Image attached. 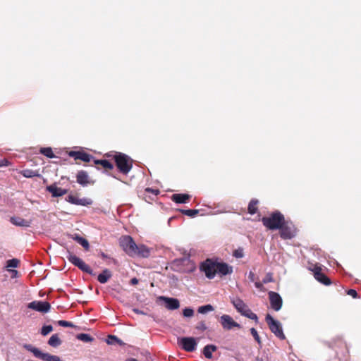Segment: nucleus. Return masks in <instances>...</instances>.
Segmentation results:
<instances>
[{
    "instance_id": "nucleus-30",
    "label": "nucleus",
    "mask_w": 361,
    "mask_h": 361,
    "mask_svg": "<svg viewBox=\"0 0 361 361\" xmlns=\"http://www.w3.org/2000/svg\"><path fill=\"white\" fill-rule=\"evenodd\" d=\"M77 339L85 343H90L93 341L94 338L87 334H79L76 336Z\"/></svg>"
},
{
    "instance_id": "nucleus-48",
    "label": "nucleus",
    "mask_w": 361,
    "mask_h": 361,
    "mask_svg": "<svg viewBox=\"0 0 361 361\" xmlns=\"http://www.w3.org/2000/svg\"><path fill=\"white\" fill-rule=\"evenodd\" d=\"M189 261H190L189 257H183L180 259L177 260V262H182V263H185V262H189Z\"/></svg>"
},
{
    "instance_id": "nucleus-2",
    "label": "nucleus",
    "mask_w": 361,
    "mask_h": 361,
    "mask_svg": "<svg viewBox=\"0 0 361 361\" xmlns=\"http://www.w3.org/2000/svg\"><path fill=\"white\" fill-rule=\"evenodd\" d=\"M231 302L238 312L240 313L243 316L255 320V322L258 321L257 314L253 313L248 307V306L240 298H233L231 299Z\"/></svg>"
},
{
    "instance_id": "nucleus-36",
    "label": "nucleus",
    "mask_w": 361,
    "mask_h": 361,
    "mask_svg": "<svg viewBox=\"0 0 361 361\" xmlns=\"http://www.w3.org/2000/svg\"><path fill=\"white\" fill-rule=\"evenodd\" d=\"M53 327L51 325H45L43 326L41 329V334L43 336H47L49 334L51 331H52Z\"/></svg>"
},
{
    "instance_id": "nucleus-45",
    "label": "nucleus",
    "mask_w": 361,
    "mask_h": 361,
    "mask_svg": "<svg viewBox=\"0 0 361 361\" xmlns=\"http://www.w3.org/2000/svg\"><path fill=\"white\" fill-rule=\"evenodd\" d=\"M347 294L352 296L353 298H357V293L355 290L350 289L347 291Z\"/></svg>"
},
{
    "instance_id": "nucleus-43",
    "label": "nucleus",
    "mask_w": 361,
    "mask_h": 361,
    "mask_svg": "<svg viewBox=\"0 0 361 361\" xmlns=\"http://www.w3.org/2000/svg\"><path fill=\"white\" fill-rule=\"evenodd\" d=\"M264 284V283H263V281L262 282H260V281H255V287L257 289H259V290H260L262 291H264L265 290V288H264V287L263 286Z\"/></svg>"
},
{
    "instance_id": "nucleus-55",
    "label": "nucleus",
    "mask_w": 361,
    "mask_h": 361,
    "mask_svg": "<svg viewBox=\"0 0 361 361\" xmlns=\"http://www.w3.org/2000/svg\"><path fill=\"white\" fill-rule=\"evenodd\" d=\"M2 162H3V161H1V160H0V166H3Z\"/></svg>"
},
{
    "instance_id": "nucleus-8",
    "label": "nucleus",
    "mask_w": 361,
    "mask_h": 361,
    "mask_svg": "<svg viewBox=\"0 0 361 361\" xmlns=\"http://www.w3.org/2000/svg\"><path fill=\"white\" fill-rule=\"evenodd\" d=\"M67 258L71 263L78 267L82 271H85L90 275H94L92 269L80 257L69 253L67 256Z\"/></svg>"
},
{
    "instance_id": "nucleus-38",
    "label": "nucleus",
    "mask_w": 361,
    "mask_h": 361,
    "mask_svg": "<svg viewBox=\"0 0 361 361\" xmlns=\"http://www.w3.org/2000/svg\"><path fill=\"white\" fill-rule=\"evenodd\" d=\"M250 333L252 335V336L254 337L255 340L259 343V344H261V340H260V337L258 335V333L257 331V330L255 329V328H251L250 329Z\"/></svg>"
},
{
    "instance_id": "nucleus-22",
    "label": "nucleus",
    "mask_w": 361,
    "mask_h": 361,
    "mask_svg": "<svg viewBox=\"0 0 361 361\" xmlns=\"http://www.w3.org/2000/svg\"><path fill=\"white\" fill-rule=\"evenodd\" d=\"M10 221L12 224L21 227H29L31 224L30 221L17 216L11 217Z\"/></svg>"
},
{
    "instance_id": "nucleus-32",
    "label": "nucleus",
    "mask_w": 361,
    "mask_h": 361,
    "mask_svg": "<svg viewBox=\"0 0 361 361\" xmlns=\"http://www.w3.org/2000/svg\"><path fill=\"white\" fill-rule=\"evenodd\" d=\"M258 204V200H252L248 205V212L250 214H254L257 212V204Z\"/></svg>"
},
{
    "instance_id": "nucleus-5",
    "label": "nucleus",
    "mask_w": 361,
    "mask_h": 361,
    "mask_svg": "<svg viewBox=\"0 0 361 361\" xmlns=\"http://www.w3.org/2000/svg\"><path fill=\"white\" fill-rule=\"evenodd\" d=\"M265 320L271 330V331L279 338L283 340L286 336L283 334L282 325L278 321L274 319L270 314H267Z\"/></svg>"
},
{
    "instance_id": "nucleus-9",
    "label": "nucleus",
    "mask_w": 361,
    "mask_h": 361,
    "mask_svg": "<svg viewBox=\"0 0 361 361\" xmlns=\"http://www.w3.org/2000/svg\"><path fill=\"white\" fill-rule=\"evenodd\" d=\"M178 343L181 348L188 352H192L196 349L197 341L193 337H183L178 339Z\"/></svg>"
},
{
    "instance_id": "nucleus-13",
    "label": "nucleus",
    "mask_w": 361,
    "mask_h": 361,
    "mask_svg": "<svg viewBox=\"0 0 361 361\" xmlns=\"http://www.w3.org/2000/svg\"><path fill=\"white\" fill-rule=\"evenodd\" d=\"M222 327L226 330H231L234 327L239 328L240 326L235 322L233 318L228 314H223L220 318Z\"/></svg>"
},
{
    "instance_id": "nucleus-20",
    "label": "nucleus",
    "mask_w": 361,
    "mask_h": 361,
    "mask_svg": "<svg viewBox=\"0 0 361 361\" xmlns=\"http://www.w3.org/2000/svg\"><path fill=\"white\" fill-rule=\"evenodd\" d=\"M216 268V272L224 276L230 274L233 272V267L226 263H217Z\"/></svg>"
},
{
    "instance_id": "nucleus-12",
    "label": "nucleus",
    "mask_w": 361,
    "mask_h": 361,
    "mask_svg": "<svg viewBox=\"0 0 361 361\" xmlns=\"http://www.w3.org/2000/svg\"><path fill=\"white\" fill-rule=\"evenodd\" d=\"M268 295L271 308L276 312L279 311L283 305V300L281 295L274 291H269Z\"/></svg>"
},
{
    "instance_id": "nucleus-34",
    "label": "nucleus",
    "mask_w": 361,
    "mask_h": 361,
    "mask_svg": "<svg viewBox=\"0 0 361 361\" xmlns=\"http://www.w3.org/2000/svg\"><path fill=\"white\" fill-rule=\"evenodd\" d=\"M181 212L183 214L190 217H194L199 213L198 209H183Z\"/></svg>"
},
{
    "instance_id": "nucleus-53",
    "label": "nucleus",
    "mask_w": 361,
    "mask_h": 361,
    "mask_svg": "<svg viewBox=\"0 0 361 361\" xmlns=\"http://www.w3.org/2000/svg\"><path fill=\"white\" fill-rule=\"evenodd\" d=\"M13 274H17L18 271L16 270H11V271Z\"/></svg>"
},
{
    "instance_id": "nucleus-7",
    "label": "nucleus",
    "mask_w": 361,
    "mask_h": 361,
    "mask_svg": "<svg viewBox=\"0 0 361 361\" xmlns=\"http://www.w3.org/2000/svg\"><path fill=\"white\" fill-rule=\"evenodd\" d=\"M280 230V236L284 240L292 239L296 235V228L292 222L284 221Z\"/></svg>"
},
{
    "instance_id": "nucleus-28",
    "label": "nucleus",
    "mask_w": 361,
    "mask_h": 361,
    "mask_svg": "<svg viewBox=\"0 0 361 361\" xmlns=\"http://www.w3.org/2000/svg\"><path fill=\"white\" fill-rule=\"evenodd\" d=\"M21 174L25 178H33L36 176H40L37 171L31 169H24L21 171Z\"/></svg>"
},
{
    "instance_id": "nucleus-49",
    "label": "nucleus",
    "mask_w": 361,
    "mask_h": 361,
    "mask_svg": "<svg viewBox=\"0 0 361 361\" xmlns=\"http://www.w3.org/2000/svg\"><path fill=\"white\" fill-rule=\"evenodd\" d=\"M146 191L147 192H151L155 195H157L159 193V190H154V189H152V188H147L146 189Z\"/></svg>"
},
{
    "instance_id": "nucleus-23",
    "label": "nucleus",
    "mask_w": 361,
    "mask_h": 361,
    "mask_svg": "<svg viewBox=\"0 0 361 361\" xmlns=\"http://www.w3.org/2000/svg\"><path fill=\"white\" fill-rule=\"evenodd\" d=\"M190 198V195L188 194H173L171 197V200L177 204L185 203Z\"/></svg>"
},
{
    "instance_id": "nucleus-37",
    "label": "nucleus",
    "mask_w": 361,
    "mask_h": 361,
    "mask_svg": "<svg viewBox=\"0 0 361 361\" xmlns=\"http://www.w3.org/2000/svg\"><path fill=\"white\" fill-rule=\"evenodd\" d=\"M183 314L185 317H191L194 314V310L191 307H185L183 310Z\"/></svg>"
},
{
    "instance_id": "nucleus-14",
    "label": "nucleus",
    "mask_w": 361,
    "mask_h": 361,
    "mask_svg": "<svg viewBox=\"0 0 361 361\" xmlns=\"http://www.w3.org/2000/svg\"><path fill=\"white\" fill-rule=\"evenodd\" d=\"M66 201L71 204L81 206H89L92 204V200L90 198H78L72 195H70L66 197Z\"/></svg>"
},
{
    "instance_id": "nucleus-40",
    "label": "nucleus",
    "mask_w": 361,
    "mask_h": 361,
    "mask_svg": "<svg viewBox=\"0 0 361 361\" xmlns=\"http://www.w3.org/2000/svg\"><path fill=\"white\" fill-rule=\"evenodd\" d=\"M58 324L59 326H63V327H74L75 326L72 322L65 321V320H59L58 322Z\"/></svg>"
},
{
    "instance_id": "nucleus-41",
    "label": "nucleus",
    "mask_w": 361,
    "mask_h": 361,
    "mask_svg": "<svg viewBox=\"0 0 361 361\" xmlns=\"http://www.w3.org/2000/svg\"><path fill=\"white\" fill-rule=\"evenodd\" d=\"M273 281H274V279H273L271 273H267L266 274L265 277L263 279V283L264 284L270 283V282H273Z\"/></svg>"
},
{
    "instance_id": "nucleus-16",
    "label": "nucleus",
    "mask_w": 361,
    "mask_h": 361,
    "mask_svg": "<svg viewBox=\"0 0 361 361\" xmlns=\"http://www.w3.org/2000/svg\"><path fill=\"white\" fill-rule=\"evenodd\" d=\"M68 156L74 158L75 160L79 159L82 160L85 162H90L92 159V156L85 152L80 151H70L68 152Z\"/></svg>"
},
{
    "instance_id": "nucleus-29",
    "label": "nucleus",
    "mask_w": 361,
    "mask_h": 361,
    "mask_svg": "<svg viewBox=\"0 0 361 361\" xmlns=\"http://www.w3.org/2000/svg\"><path fill=\"white\" fill-rule=\"evenodd\" d=\"M94 164L102 165L104 169H112L114 168L113 164L106 159L94 160Z\"/></svg>"
},
{
    "instance_id": "nucleus-3",
    "label": "nucleus",
    "mask_w": 361,
    "mask_h": 361,
    "mask_svg": "<svg viewBox=\"0 0 361 361\" xmlns=\"http://www.w3.org/2000/svg\"><path fill=\"white\" fill-rule=\"evenodd\" d=\"M115 162L119 171L128 174L133 167L132 159L125 154L118 153L114 156Z\"/></svg>"
},
{
    "instance_id": "nucleus-6",
    "label": "nucleus",
    "mask_w": 361,
    "mask_h": 361,
    "mask_svg": "<svg viewBox=\"0 0 361 361\" xmlns=\"http://www.w3.org/2000/svg\"><path fill=\"white\" fill-rule=\"evenodd\" d=\"M120 245L123 250L130 257L135 256L137 245L133 239L129 235H125L120 238Z\"/></svg>"
},
{
    "instance_id": "nucleus-35",
    "label": "nucleus",
    "mask_w": 361,
    "mask_h": 361,
    "mask_svg": "<svg viewBox=\"0 0 361 361\" xmlns=\"http://www.w3.org/2000/svg\"><path fill=\"white\" fill-rule=\"evenodd\" d=\"M19 261L17 259H11L7 261L6 267L16 268L18 266Z\"/></svg>"
},
{
    "instance_id": "nucleus-1",
    "label": "nucleus",
    "mask_w": 361,
    "mask_h": 361,
    "mask_svg": "<svg viewBox=\"0 0 361 361\" xmlns=\"http://www.w3.org/2000/svg\"><path fill=\"white\" fill-rule=\"evenodd\" d=\"M284 221V216L278 211L272 213L268 217L262 219L263 225L269 230H279Z\"/></svg>"
},
{
    "instance_id": "nucleus-52",
    "label": "nucleus",
    "mask_w": 361,
    "mask_h": 361,
    "mask_svg": "<svg viewBox=\"0 0 361 361\" xmlns=\"http://www.w3.org/2000/svg\"><path fill=\"white\" fill-rule=\"evenodd\" d=\"M101 257H102L103 259H106V258H107V257H108V256H107L105 253H104V252H102V253H101Z\"/></svg>"
},
{
    "instance_id": "nucleus-10",
    "label": "nucleus",
    "mask_w": 361,
    "mask_h": 361,
    "mask_svg": "<svg viewBox=\"0 0 361 361\" xmlns=\"http://www.w3.org/2000/svg\"><path fill=\"white\" fill-rule=\"evenodd\" d=\"M216 264L212 262L210 259H207L201 264V269L205 274L208 279H214L216 274Z\"/></svg>"
},
{
    "instance_id": "nucleus-51",
    "label": "nucleus",
    "mask_w": 361,
    "mask_h": 361,
    "mask_svg": "<svg viewBox=\"0 0 361 361\" xmlns=\"http://www.w3.org/2000/svg\"><path fill=\"white\" fill-rule=\"evenodd\" d=\"M114 342H115V340H114V339H109V337H108V338H107V339H106V343H107L108 344L111 345V344H113Z\"/></svg>"
},
{
    "instance_id": "nucleus-42",
    "label": "nucleus",
    "mask_w": 361,
    "mask_h": 361,
    "mask_svg": "<svg viewBox=\"0 0 361 361\" xmlns=\"http://www.w3.org/2000/svg\"><path fill=\"white\" fill-rule=\"evenodd\" d=\"M207 326L205 324V323L204 322H200L197 323V324L196 325V329L199 330V331H204L207 329Z\"/></svg>"
},
{
    "instance_id": "nucleus-27",
    "label": "nucleus",
    "mask_w": 361,
    "mask_h": 361,
    "mask_svg": "<svg viewBox=\"0 0 361 361\" xmlns=\"http://www.w3.org/2000/svg\"><path fill=\"white\" fill-rule=\"evenodd\" d=\"M62 341L58 334H53L48 341V344L54 348H57L61 344Z\"/></svg>"
},
{
    "instance_id": "nucleus-25",
    "label": "nucleus",
    "mask_w": 361,
    "mask_h": 361,
    "mask_svg": "<svg viewBox=\"0 0 361 361\" xmlns=\"http://www.w3.org/2000/svg\"><path fill=\"white\" fill-rule=\"evenodd\" d=\"M111 276V272L108 269H105L98 275L97 280L101 283H105L109 281Z\"/></svg>"
},
{
    "instance_id": "nucleus-44",
    "label": "nucleus",
    "mask_w": 361,
    "mask_h": 361,
    "mask_svg": "<svg viewBox=\"0 0 361 361\" xmlns=\"http://www.w3.org/2000/svg\"><path fill=\"white\" fill-rule=\"evenodd\" d=\"M109 339H114L115 342H116L120 345L123 344V342L121 339H119L117 336H116L109 335Z\"/></svg>"
},
{
    "instance_id": "nucleus-19",
    "label": "nucleus",
    "mask_w": 361,
    "mask_h": 361,
    "mask_svg": "<svg viewBox=\"0 0 361 361\" xmlns=\"http://www.w3.org/2000/svg\"><path fill=\"white\" fill-rule=\"evenodd\" d=\"M314 278L320 283L324 285L331 284L330 279L321 272L320 268L315 267L314 270Z\"/></svg>"
},
{
    "instance_id": "nucleus-47",
    "label": "nucleus",
    "mask_w": 361,
    "mask_h": 361,
    "mask_svg": "<svg viewBox=\"0 0 361 361\" xmlns=\"http://www.w3.org/2000/svg\"><path fill=\"white\" fill-rule=\"evenodd\" d=\"M133 311L135 313L138 314H142V315H146V314H147L145 312H143V311H142V310H139V309H137V308H134V309L133 310Z\"/></svg>"
},
{
    "instance_id": "nucleus-31",
    "label": "nucleus",
    "mask_w": 361,
    "mask_h": 361,
    "mask_svg": "<svg viewBox=\"0 0 361 361\" xmlns=\"http://www.w3.org/2000/svg\"><path fill=\"white\" fill-rule=\"evenodd\" d=\"M39 152L42 154L44 155L48 158L55 157V155L53 153L52 149L51 147H42Z\"/></svg>"
},
{
    "instance_id": "nucleus-39",
    "label": "nucleus",
    "mask_w": 361,
    "mask_h": 361,
    "mask_svg": "<svg viewBox=\"0 0 361 361\" xmlns=\"http://www.w3.org/2000/svg\"><path fill=\"white\" fill-rule=\"evenodd\" d=\"M233 255L235 258H242L244 256L243 249L238 248L233 251Z\"/></svg>"
},
{
    "instance_id": "nucleus-15",
    "label": "nucleus",
    "mask_w": 361,
    "mask_h": 361,
    "mask_svg": "<svg viewBox=\"0 0 361 361\" xmlns=\"http://www.w3.org/2000/svg\"><path fill=\"white\" fill-rule=\"evenodd\" d=\"M159 300L164 301L165 302L166 307L169 310H175L178 309L180 307L179 300L176 298L160 296Z\"/></svg>"
},
{
    "instance_id": "nucleus-33",
    "label": "nucleus",
    "mask_w": 361,
    "mask_h": 361,
    "mask_svg": "<svg viewBox=\"0 0 361 361\" xmlns=\"http://www.w3.org/2000/svg\"><path fill=\"white\" fill-rule=\"evenodd\" d=\"M214 307L212 305H206L199 307L197 312L200 314H206L214 310Z\"/></svg>"
},
{
    "instance_id": "nucleus-18",
    "label": "nucleus",
    "mask_w": 361,
    "mask_h": 361,
    "mask_svg": "<svg viewBox=\"0 0 361 361\" xmlns=\"http://www.w3.org/2000/svg\"><path fill=\"white\" fill-rule=\"evenodd\" d=\"M151 254V249L143 244L137 245L135 256L147 258Z\"/></svg>"
},
{
    "instance_id": "nucleus-17",
    "label": "nucleus",
    "mask_w": 361,
    "mask_h": 361,
    "mask_svg": "<svg viewBox=\"0 0 361 361\" xmlns=\"http://www.w3.org/2000/svg\"><path fill=\"white\" fill-rule=\"evenodd\" d=\"M47 190L51 193L53 197H61L68 192L66 189L57 187L56 184H52L47 187Z\"/></svg>"
},
{
    "instance_id": "nucleus-24",
    "label": "nucleus",
    "mask_w": 361,
    "mask_h": 361,
    "mask_svg": "<svg viewBox=\"0 0 361 361\" xmlns=\"http://www.w3.org/2000/svg\"><path fill=\"white\" fill-rule=\"evenodd\" d=\"M217 350V347L214 345L210 344L207 345L203 348V355L207 359H212L213 357L212 353Z\"/></svg>"
},
{
    "instance_id": "nucleus-21",
    "label": "nucleus",
    "mask_w": 361,
    "mask_h": 361,
    "mask_svg": "<svg viewBox=\"0 0 361 361\" xmlns=\"http://www.w3.org/2000/svg\"><path fill=\"white\" fill-rule=\"evenodd\" d=\"M77 183L82 186H87L89 184V176L85 171H80L76 176Z\"/></svg>"
},
{
    "instance_id": "nucleus-46",
    "label": "nucleus",
    "mask_w": 361,
    "mask_h": 361,
    "mask_svg": "<svg viewBox=\"0 0 361 361\" xmlns=\"http://www.w3.org/2000/svg\"><path fill=\"white\" fill-rule=\"evenodd\" d=\"M248 278L250 281L254 282L255 281V274L250 271L248 274Z\"/></svg>"
},
{
    "instance_id": "nucleus-50",
    "label": "nucleus",
    "mask_w": 361,
    "mask_h": 361,
    "mask_svg": "<svg viewBox=\"0 0 361 361\" xmlns=\"http://www.w3.org/2000/svg\"><path fill=\"white\" fill-rule=\"evenodd\" d=\"M130 283L132 285H136L138 283V279H136V278H133L131 280H130Z\"/></svg>"
},
{
    "instance_id": "nucleus-11",
    "label": "nucleus",
    "mask_w": 361,
    "mask_h": 361,
    "mask_svg": "<svg viewBox=\"0 0 361 361\" xmlns=\"http://www.w3.org/2000/svg\"><path fill=\"white\" fill-rule=\"evenodd\" d=\"M27 307L39 312L47 313L49 312L51 305L46 301L35 300L28 303Z\"/></svg>"
},
{
    "instance_id": "nucleus-54",
    "label": "nucleus",
    "mask_w": 361,
    "mask_h": 361,
    "mask_svg": "<svg viewBox=\"0 0 361 361\" xmlns=\"http://www.w3.org/2000/svg\"><path fill=\"white\" fill-rule=\"evenodd\" d=\"M256 360L257 361H263L262 358H259V357H257L256 358Z\"/></svg>"
},
{
    "instance_id": "nucleus-4",
    "label": "nucleus",
    "mask_w": 361,
    "mask_h": 361,
    "mask_svg": "<svg viewBox=\"0 0 361 361\" xmlns=\"http://www.w3.org/2000/svg\"><path fill=\"white\" fill-rule=\"evenodd\" d=\"M24 347L26 350L31 352L35 357L42 361H63L59 356L42 353L39 349L30 344L25 345Z\"/></svg>"
},
{
    "instance_id": "nucleus-26",
    "label": "nucleus",
    "mask_w": 361,
    "mask_h": 361,
    "mask_svg": "<svg viewBox=\"0 0 361 361\" xmlns=\"http://www.w3.org/2000/svg\"><path fill=\"white\" fill-rule=\"evenodd\" d=\"M71 237L73 240H75L78 243L81 245L85 250L89 249L90 245L85 238L80 236L78 234L71 235Z\"/></svg>"
}]
</instances>
